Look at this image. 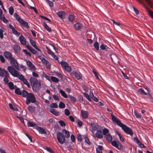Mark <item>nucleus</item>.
<instances>
[{
	"instance_id": "obj_1",
	"label": "nucleus",
	"mask_w": 153,
	"mask_h": 153,
	"mask_svg": "<svg viewBox=\"0 0 153 153\" xmlns=\"http://www.w3.org/2000/svg\"><path fill=\"white\" fill-rule=\"evenodd\" d=\"M111 119L113 122L114 123H116L117 125L121 127L125 133L129 134L131 136L133 135V132L131 128L123 124L119 120L112 115H111Z\"/></svg>"
},
{
	"instance_id": "obj_2",
	"label": "nucleus",
	"mask_w": 153,
	"mask_h": 153,
	"mask_svg": "<svg viewBox=\"0 0 153 153\" xmlns=\"http://www.w3.org/2000/svg\"><path fill=\"white\" fill-rule=\"evenodd\" d=\"M26 104L27 105H29L30 102L34 103L35 104L38 106L39 103L38 101H36L34 95L31 93H30L26 97Z\"/></svg>"
},
{
	"instance_id": "obj_3",
	"label": "nucleus",
	"mask_w": 153,
	"mask_h": 153,
	"mask_svg": "<svg viewBox=\"0 0 153 153\" xmlns=\"http://www.w3.org/2000/svg\"><path fill=\"white\" fill-rule=\"evenodd\" d=\"M30 81L33 89L37 90L41 88V84L36 78L31 76L30 79Z\"/></svg>"
},
{
	"instance_id": "obj_4",
	"label": "nucleus",
	"mask_w": 153,
	"mask_h": 153,
	"mask_svg": "<svg viewBox=\"0 0 153 153\" xmlns=\"http://www.w3.org/2000/svg\"><path fill=\"white\" fill-rule=\"evenodd\" d=\"M16 69L11 66H9L7 68L8 71L13 76L15 77H19V73Z\"/></svg>"
},
{
	"instance_id": "obj_5",
	"label": "nucleus",
	"mask_w": 153,
	"mask_h": 153,
	"mask_svg": "<svg viewBox=\"0 0 153 153\" xmlns=\"http://www.w3.org/2000/svg\"><path fill=\"white\" fill-rule=\"evenodd\" d=\"M56 138L58 142L61 144L65 143V137L61 132H59L57 133Z\"/></svg>"
},
{
	"instance_id": "obj_6",
	"label": "nucleus",
	"mask_w": 153,
	"mask_h": 153,
	"mask_svg": "<svg viewBox=\"0 0 153 153\" xmlns=\"http://www.w3.org/2000/svg\"><path fill=\"white\" fill-rule=\"evenodd\" d=\"M90 125L91 126L92 130L91 131L92 132L93 134L94 135V131H97L101 129V126L96 123H95L94 122H92L90 123Z\"/></svg>"
},
{
	"instance_id": "obj_7",
	"label": "nucleus",
	"mask_w": 153,
	"mask_h": 153,
	"mask_svg": "<svg viewBox=\"0 0 153 153\" xmlns=\"http://www.w3.org/2000/svg\"><path fill=\"white\" fill-rule=\"evenodd\" d=\"M10 64L12 65V67L18 70H19V64L14 57L10 60Z\"/></svg>"
},
{
	"instance_id": "obj_8",
	"label": "nucleus",
	"mask_w": 153,
	"mask_h": 153,
	"mask_svg": "<svg viewBox=\"0 0 153 153\" xmlns=\"http://www.w3.org/2000/svg\"><path fill=\"white\" fill-rule=\"evenodd\" d=\"M56 14L58 16L60 19H65L66 13L64 11H59L56 13Z\"/></svg>"
},
{
	"instance_id": "obj_9",
	"label": "nucleus",
	"mask_w": 153,
	"mask_h": 153,
	"mask_svg": "<svg viewBox=\"0 0 153 153\" xmlns=\"http://www.w3.org/2000/svg\"><path fill=\"white\" fill-rule=\"evenodd\" d=\"M4 55L5 57L10 61L14 58V57L13 56L11 53L9 51H6L4 52Z\"/></svg>"
},
{
	"instance_id": "obj_10",
	"label": "nucleus",
	"mask_w": 153,
	"mask_h": 153,
	"mask_svg": "<svg viewBox=\"0 0 153 153\" xmlns=\"http://www.w3.org/2000/svg\"><path fill=\"white\" fill-rule=\"evenodd\" d=\"M71 74L74 76L75 78L79 80L82 78V74L79 72H76V71H73L71 73Z\"/></svg>"
},
{
	"instance_id": "obj_11",
	"label": "nucleus",
	"mask_w": 153,
	"mask_h": 153,
	"mask_svg": "<svg viewBox=\"0 0 153 153\" xmlns=\"http://www.w3.org/2000/svg\"><path fill=\"white\" fill-rule=\"evenodd\" d=\"M27 65L29 67V69L32 71H34L36 69V68L35 66L30 61H27Z\"/></svg>"
},
{
	"instance_id": "obj_12",
	"label": "nucleus",
	"mask_w": 153,
	"mask_h": 153,
	"mask_svg": "<svg viewBox=\"0 0 153 153\" xmlns=\"http://www.w3.org/2000/svg\"><path fill=\"white\" fill-rule=\"evenodd\" d=\"M97 131L95 134V137L98 139L102 138L103 137V135L101 129Z\"/></svg>"
},
{
	"instance_id": "obj_13",
	"label": "nucleus",
	"mask_w": 153,
	"mask_h": 153,
	"mask_svg": "<svg viewBox=\"0 0 153 153\" xmlns=\"http://www.w3.org/2000/svg\"><path fill=\"white\" fill-rule=\"evenodd\" d=\"M81 114L82 118L84 119H87L88 117L89 114L87 111L83 110H82L81 111Z\"/></svg>"
},
{
	"instance_id": "obj_14",
	"label": "nucleus",
	"mask_w": 153,
	"mask_h": 153,
	"mask_svg": "<svg viewBox=\"0 0 153 153\" xmlns=\"http://www.w3.org/2000/svg\"><path fill=\"white\" fill-rule=\"evenodd\" d=\"M30 44L32 45L38 51L40 52L41 53V51L40 49L38 47L36 44V43L35 42L31 39H30Z\"/></svg>"
},
{
	"instance_id": "obj_15",
	"label": "nucleus",
	"mask_w": 153,
	"mask_h": 153,
	"mask_svg": "<svg viewBox=\"0 0 153 153\" xmlns=\"http://www.w3.org/2000/svg\"><path fill=\"white\" fill-rule=\"evenodd\" d=\"M74 28L76 30H79L83 27L82 24L77 22L74 25Z\"/></svg>"
},
{
	"instance_id": "obj_16",
	"label": "nucleus",
	"mask_w": 153,
	"mask_h": 153,
	"mask_svg": "<svg viewBox=\"0 0 153 153\" xmlns=\"http://www.w3.org/2000/svg\"><path fill=\"white\" fill-rule=\"evenodd\" d=\"M19 41L22 44L25 45L26 44V39L25 37L22 35H21L19 37Z\"/></svg>"
},
{
	"instance_id": "obj_17",
	"label": "nucleus",
	"mask_w": 153,
	"mask_h": 153,
	"mask_svg": "<svg viewBox=\"0 0 153 153\" xmlns=\"http://www.w3.org/2000/svg\"><path fill=\"white\" fill-rule=\"evenodd\" d=\"M25 47L28 50L30 51L33 54H35L36 53L37 51L36 50L33 49L32 47L30 46L29 45H26Z\"/></svg>"
},
{
	"instance_id": "obj_18",
	"label": "nucleus",
	"mask_w": 153,
	"mask_h": 153,
	"mask_svg": "<svg viewBox=\"0 0 153 153\" xmlns=\"http://www.w3.org/2000/svg\"><path fill=\"white\" fill-rule=\"evenodd\" d=\"M42 63L46 66H47V68L49 69L51 68V65L49 64V62L46 60L44 58H42Z\"/></svg>"
},
{
	"instance_id": "obj_19",
	"label": "nucleus",
	"mask_w": 153,
	"mask_h": 153,
	"mask_svg": "<svg viewBox=\"0 0 153 153\" xmlns=\"http://www.w3.org/2000/svg\"><path fill=\"white\" fill-rule=\"evenodd\" d=\"M9 74L8 72H6V74L5 76L4 77V79L3 81L4 82V83L6 84H8L9 80L8 79V78L9 77Z\"/></svg>"
},
{
	"instance_id": "obj_20",
	"label": "nucleus",
	"mask_w": 153,
	"mask_h": 153,
	"mask_svg": "<svg viewBox=\"0 0 153 153\" xmlns=\"http://www.w3.org/2000/svg\"><path fill=\"white\" fill-rule=\"evenodd\" d=\"M21 25L25 27L29 28V27L27 22L22 19L19 22Z\"/></svg>"
},
{
	"instance_id": "obj_21",
	"label": "nucleus",
	"mask_w": 153,
	"mask_h": 153,
	"mask_svg": "<svg viewBox=\"0 0 153 153\" xmlns=\"http://www.w3.org/2000/svg\"><path fill=\"white\" fill-rule=\"evenodd\" d=\"M0 19L6 24L9 22L5 18L4 15L2 14L0 16Z\"/></svg>"
},
{
	"instance_id": "obj_22",
	"label": "nucleus",
	"mask_w": 153,
	"mask_h": 153,
	"mask_svg": "<svg viewBox=\"0 0 153 153\" xmlns=\"http://www.w3.org/2000/svg\"><path fill=\"white\" fill-rule=\"evenodd\" d=\"M37 129L39 131V133L42 134H46L47 133L45 129L42 127L39 126L38 127Z\"/></svg>"
},
{
	"instance_id": "obj_23",
	"label": "nucleus",
	"mask_w": 153,
	"mask_h": 153,
	"mask_svg": "<svg viewBox=\"0 0 153 153\" xmlns=\"http://www.w3.org/2000/svg\"><path fill=\"white\" fill-rule=\"evenodd\" d=\"M75 16L74 15L70 14L68 16V20L70 22H72L74 21L75 18Z\"/></svg>"
},
{
	"instance_id": "obj_24",
	"label": "nucleus",
	"mask_w": 153,
	"mask_h": 153,
	"mask_svg": "<svg viewBox=\"0 0 153 153\" xmlns=\"http://www.w3.org/2000/svg\"><path fill=\"white\" fill-rule=\"evenodd\" d=\"M107 140L109 143L111 142L112 139L111 135L109 134H108L105 136Z\"/></svg>"
},
{
	"instance_id": "obj_25",
	"label": "nucleus",
	"mask_w": 153,
	"mask_h": 153,
	"mask_svg": "<svg viewBox=\"0 0 153 153\" xmlns=\"http://www.w3.org/2000/svg\"><path fill=\"white\" fill-rule=\"evenodd\" d=\"M50 112L56 116H58L60 115L59 112L57 111L55 109L53 108L51 109Z\"/></svg>"
},
{
	"instance_id": "obj_26",
	"label": "nucleus",
	"mask_w": 153,
	"mask_h": 153,
	"mask_svg": "<svg viewBox=\"0 0 153 153\" xmlns=\"http://www.w3.org/2000/svg\"><path fill=\"white\" fill-rule=\"evenodd\" d=\"M62 132L65 134L64 136L66 138H68L70 136V134L69 132L66 130L65 129H63L62 131Z\"/></svg>"
},
{
	"instance_id": "obj_27",
	"label": "nucleus",
	"mask_w": 153,
	"mask_h": 153,
	"mask_svg": "<svg viewBox=\"0 0 153 153\" xmlns=\"http://www.w3.org/2000/svg\"><path fill=\"white\" fill-rule=\"evenodd\" d=\"M29 93H28L27 91L23 90L22 91L21 95L23 97L26 98V97L27 96Z\"/></svg>"
},
{
	"instance_id": "obj_28",
	"label": "nucleus",
	"mask_w": 153,
	"mask_h": 153,
	"mask_svg": "<svg viewBox=\"0 0 153 153\" xmlns=\"http://www.w3.org/2000/svg\"><path fill=\"white\" fill-rule=\"evenodd\" d=\"M14 16L19 22L22 19L20 18L19 16L16 13H15L14 14Z\"/></svg>"
},
{
	"instance_id": "obj_29",
	"label": "nucleus",
	"mask_w": 153,
	"mask_h": 153,
	"mask_svg": "<svg viewBox=\"0 0 153 153\" xmlns=\"http://www.w3.org/2000/svg\"><path fill=\"white\" fill-rule=\"evenodd\" d=\"M6 72H8L7 71H6L5 70H3L0 67V76L4 77L5 76L6 74Z\"/></svg>"
},
{
	"instance_id": "obj_30",
	"label": "nucleus",
	"mask_w": 153,
	"mask_h": 153,
	"mask_svg": "<svg viewBox=\"0 0 153 153\" xmlns=\"http://www.w3.org/2000/svg\"><path fill=\"white\" fill-rule=\"evenodd\" d=\"M100 48L101 50L107 51L108 49V48L106 45H105L103 44H102L100 46Z\"/></svg>"
},
{
	"instance_id": "obj_31",
	"label": "nucleus",
	"mask_w": 153,
	"mask_h": 153,
	"mask_svg": "<svg viewBox=\"0 0 153 153\" xmlns=\"http://www.w3.org/2000/svg\"><path fill=\"white\" fill-rule=\"evenodd\" d=\"M8 85L10 89L13 90L14 89L15 87L17 88L16 85L14 86L13 83L12 82H10L8 83Z\"/></svg>"
},
{
	"instance_id": "obj_32",
	"label": "nucleus",
	"mask_w": 153,
	"mask_h": 153,
	"mask_svg": "<svg viewBox=\"0 0 153 153\" xmlns=\"http://www.w3.org/2000/svg\"><path fill=\"white\" fill-rule=\"evenodd\" d=\"M43 25L44 27L45 28L46 30L49 32H51V29L49 27L47 24L45 22L43 23Z\"/></svg>"
},
{
	"instance_id": "obj_33",
	"label": "nucleus",
	"mask_w": 153,
	"mask_h": 153,
	"mask_svg": "<svg viewBox=\"0 0 153 153\" xmlns=\"http://www.w3.org/2000/svg\"><path fill=\"white\" fill-rule=\"evenodd\" d=\"M138 93L140 94L143 95H147V94L146 93L143 89L142 88H140L138 90Z\"/></svg>"
},
{
	"instance_id": "obj_34",
	"label": "nucleus",
	"mask_w": 153,
	"mask_h": 153,
	"mask_svg": "<svg viewBox=\"0 0 153 153\" xmlns=\"http://www.w3.org/2000/svg\"><path fill=\"white\" fill-rule=\"evenodd\" d=\"M14 51L16 53L19 52L20 50V47L18 45H15L13 48Z\"/></svg>"
},
{
	"instance_id": "obj_35",
	"label": "nucleus",
	"mask_w": 153,
	"mask_h": 153,
	"mask_svg": "<svg viewBox=\"0 0 153 153\" xmlns=\"http://www.w3.org/2000/svg\"><path fill=\"white\" fill-rule=\"evenodd\" d=\"M9 105L11 109L15 111H18V109L17 108V107L15 106V105L13 106L11 103H10L9 104Z\"/></svg>"
},
{
	"instance_id": "obj_36",
	"label": "nucleus",
	"mask_w": 153,
	"mask_h": 153,
	"mask_svg": "<svg viewBox=\"0 0 153 153\" xmlns=\"http://www.w3.org/2000/svg\"><path fill=\"white\" fill-rule=\"evenodd\" d=\"M103 147L101 146H99L98 147L96 148V151L97 153H102V151L103 149Z\"/></svg>"
},
{
	"instance_id": "obj_37",
	"label": "nucleus",
	"mask_w": 153,
	"mask_h": 153,
	"mask_svg": "<svg viewBox=\"0 0 153 153\" xmlns=\"http://www.w3.org/2000/svg\"><path fill=\"white\" fill-rule=\"evenodd\" d=\"M60 64L61 65L62 68L64 69L67 65H68L67 63L65 62H64L63 61H61L60 62Z\"/></svg>"
},
{
	"instance_id": "obj_38",
	"label": "nucleus",
	"mask_w": 153,
	"mask_h": 153,
	"mask_svg": "<svg viewBox=\"0 0 153 153\" xmlns=\"http://www.w3.org/2000/svg\"><path fill=\"white\" fill-rule=\"evenodd\" d=\"M59 92L62 96L64 97V98H67L68 97V96L66 94L65 92L62 90L61 89L60 90Z\"/></svg>"
},
{
	"instance_id": "obj_39",
	"label": "nucleus",
	"mask_w": 153,
	"mask_h": 153,
	"mask_svg": "<svg viewBox=\"0 0 153 153\" xmlns=\"http://www.w3.org/2000/svg\"><path fill=\"white\" fill-rule=\"evenodd\" d=\"M68 97L70 98L71 102L73 103H75L76 102V98L74 97L71 95H68Z\"/></svg>"
},
{
	"instance_id": "obj_40",
	"label": "nucleus",
	"mask_w": 153,
	"mask_h": 153,
	"mask_svg": "<svg viewBox=\"0 0 153 153\" xmlns=\"http://www.w3.org/2000/svg\"><path fill=\"white\" fill-rule=\"evenodd\" d=\"M27 124L28 126L31 127H34L36 125V124L29 121H27Z\"/></svg>"
},
{
	"instance_id": "obj_41",
	"label": "nucleus",
	"mask_w": 153,
	"mask_h": 153,
	"mask_svg": "<svg viewBox=\"0 0 153 153\" xmlns=\"http://www.w3.org/2000/svg\"><path fill=\"white\" fill-rule=\"evenodd\" d=\"M14 9L13 7L11 6L9 8V12L11 15H12L14 13Z\"/></svg>"
},
{
	"instance_id": "obj_42",
	"label": "nucleus",
	"mask_w": 153,
	"mask_h": 153,
	"mask_svg": "<svg viewBox=\"0 0 153 153\" xmlns=\"http://www.w3.org/2000/svg\"><path fill=\"white\" fill-rule=\"evenodd\" d=\"M51 80L57 83L59 81L58 79L55 76H51Z\"/></svg>"
},
{
	"instance_id": "obj_43",
	"label": "nucleus",
	"mask_w": 153,
	"mask_h": 153,
	"mask_svg": "<svg viewBox=\"0 0 153 153\" xmlns=\"http://www.w3.org/2000/svg\"><path fill=\"white\" fill-rule=\"evenodd\" d=\"M28 110L31 112H33L35 110L34 107L32 106H29L27 108Z\"/></svg>"
},
{
	"instance_id": "obj_44",
	"label": "nucleus",
	"mask_w": 153,
	"mask_h": 153,
	"mask_svg": "<svg viewBox=\"0 0 153 153\" xmlns=\"http://www.w3.org/2000/svg\"><path fill=\"white\" fill-rule=\"evenodd\" d=\"M102 131L103 135H104L105 136L106 135H107V134H108V133L109 132V130L107 128H105L103 129L102 131Z\"/></svg>"
},
{
	"instance_id": "obj_45",
	"label": "nucleus",
	"mask_w": 153,
	"mask_h": 153,
	"mask_svg": "<svg viewBox=\"0 0 153 153\" xmlns=\"http://www.w3.org/2000/svg\"><path fill=\"white\" fill-rule=\"evenodd\" d=\"M59 107L60 108H64L65 107V105L63 102H60L59 105Z\"/></svg>"
},
{
	"instance_id": "obj_46",
	"label": "nucleus",
	"mask_w": 153,
	"mask_h": 153,
	"mask_svg": "<svg viewBox=\"0 0 153 153\" xmlns=\"http://www.w3.org/2000/svg\"><path fill=\"white\" fill-rule=\"evenodd\" d=\"M145 1L147 3L151 8H153V4L152 2L150 0H146Z\"/></svg>"
},
{
	"instance_id": "obj_47",
	"label": "nucleus",
	"mask_w": 153,
	"mask_h": 153,
	"mask_svg": "<svg viewBox=\"0 0 153 153\" xmlns=\"http://www.w3.org/2000/svg\"><path fill=\"white\" fill-rule=\"evenodd\" d=\"M148 10H146L148 11V13L149 16L153 19V12L148 7Z\"/></svg>"
},
{
	"instance_id": "obj_48",
	"label": "nucleus",
	"mask_w": 153,
	"mask_h": 153,
	"mask_svg": "<svg viewBox=\"0 0 153 153\" xmlns=\"http://www.w3.org/2000/svg\"><path fill=\"white\" fill-rule=\"evenodd\" d=\"M139 3L142 4L143 7L145 8L146 10H148V7H147L145 4L143 3L142 0H138Z\"/></svg>"
},
{
	"instance_id": "obj_49",
	"label": "nucleus",
	"mask_w": 153,
	"mask_h": 153,
	"mask_svg": "<svg viewBox=\"0 0 153 153\" xmlns=\"http://www.w3.org/2000/svg\"><path fill=\"white\" fill-rule=\"evenodd\" d=\"M94 46L97 50H99V44L98 42H95L94 45Z\"/></svg>"
},
{
	"instance_id": "obj_50",
	"label": "nucleus",
	"mask_w": 153,
	"mask_h": 153,
	"mask_svg": "<svg viewBox=\"0 0 153 153\" xmlns=\"http://www.w3.org/2000/svg\"><path fill=\"white\" fill-rule=\"evenodd\" d=\"M83 95L87 100L90 101H91V100L89 96L87 93L85 92L83 93Z\"/></svg>"
},
{
	"instance_id": "obj_51",
	"label": "nucleus",
	"mask_w": 153,
	"mask_h": 153,
	"mask_svg": "<svg viewBox=\"0 0 153 153\" xmlns=\"http://www.w3.org/2000/svg\"><path fill=\"white\" fill-rule=\"evenodd\" d=\"M15 93L17 94L21 95L22 91L20 90L19 88H17L15 90Z\"/></svg>"
},
{
	"instance_id": "obj_52",
	"label": "nucleus",
	"mask_w": 153,
	"mask_h": 153,
	"mask_svg": "<svg viewBox=\"0 0 153 153\" xmlns=\"http://www.w3.org/2000/svg\"><path fill=\"white\" fill-rule=\"evenodd\" d=\"M12 31L13 33L15 35L19 36L20 34V33L19 32H18L17 30H16L15 28L12 30Z\"/></svg>"
},
{
	"instance_id": "obj_53",
	"label": "nucleus",
	"mask_w": 153,
	"mask_h": 153,
	"mask_svg": "<svg viewBox=\"0 0 153 153\" xmlns=\"http://www.w3.org/2000/svg\"><path fill=\"white\" fill-rule=\"evenodd\" d=\"M22 82L24 84L26 85L28 88H30V84L28 83L26 79L23 80Z\"/></svg>"
},
{
	"instance_id": "obj_54",
	"label": "nucleus",
	"mask_w": 153,
	"mask_h": 153,
	"mask_svg": "<svg viewBox=\"0 0 153 153\" xmlns=\"http://www.w3.org/2000/svg\"><path fill=\"white\" fill-rule=\"evenodd\" d=\"M50 106L51 108H58V105L56 103H53L50 105Z\"/></svg>"
},
{
	"instance_id": "obj_55",
	"label": "nucleus",
	"mask_w": 153,
	"mask_h": 153,
	"mask_svg": "<svg viewBox=\"0 0 153 153\" xmlns=\"http://www.w3.org/2000/svg\"><path fill=\"white\" fill-rule=\"evenodd\" d=\"M46 48L48 50V53L51 55V56L54 54L51 51V50L47 46H46Z\"/></svg>"
},
{
	"instance_id": "obj_56",
	"label": "nucleus",
	"mask_w": 153,
	"mask_h": 153,
	"mask_svg": "<svg viewBox=\"0 0 153 153\" xmlns=\"http://www.w3.org/2000/svg\"><path fill=\"white\" fill-rule=\"evenodd\" d=\"M59 123L60 126H65V123L62 120H59Z\"/></svg>"
},
{
	"instance_id": "obj_57",
	"label": "nucleus",
	"mask_w": 153,
	"mask_h": 153,
	"mask_svg": "<svg viewBox=\"0 0 153 153\" xmlns=\"http://www.w3.org/2000/svg\"><path fill=\"white\" fill-rule=\"evenodd\" d=\"M64 69H65V70L68 72H70L71 70V67L68 65H67L66 67L65 68H64Z\"/></svg>"
},
{
	"instance_id": "obj_58",
	"label": "nucleus",
	"mask_w": 153,
	"mask_h": 153,
	"mask_svg": "<svg viewBox=\"0 0 153 153\" xmlns=\"http://www.w3.org/2000/svg\"><path fill=\"white\" fill-rule=\"evenodd\" d=\"M46 1L50 7H52L53 6V3L51 1L49 0H46Z\"/></svg>"
},
{
	"instance_id": "obj_59",
	"label": "nucleus",
	"mask_w": 153,
	"mask_h": 153,
	"mask_svg": "<svg viewBox=\"0 0 153 153\" xmlns=\"http://www.w3.org/2000/svg\"><path fill=\"white\" fill-rule=\"evenodd\" d=\"M46 149L49 152L51 153H54V152L51 149V148L48 147H46Z\"/></svg>"
},
{
	"instance_id": "obj_60",
	"label": "nucleus",
	"mask_w": 153,
	"mask_h": 153,
	"mask_svg": "<svg viewBox=\"0 0 153 153\" xmlns=\"http://www.w3.org/2000/svg\"><path fill=\"white\" fill-rule=\"evenodd\" d=\"M64 111L65 115L67 116H68L70 114L69 110L68 109H65Z\"/></svg>"
},
{
	"instance_id": "obj_61",
	"label": "nucleus",
	"mask_w": 153,
	"mask_h": 153,
	"mask_svg": "<svg viewBox=\"0 0 153 153\" xmlns=\"http://www.w3.org/2000/svg\"><path fill=\"white\" fill-rule=\"evenodd\" d=\"M77 139L80 142L82 141V136L81 135L79 134H78L77 135Z\"/></svg>"
},
{
	"instance_id": "obj_62",
	"label": "nucleus",
	"mask_w": 153,
	"mask_h": 153,
	"mask_svg": "<svg viewBox=\"0 0 153 153\" xmlns=\"http://www.w3.org/2000/svg\"><path fill=\"white\" fill-rule=\"evenodd\" d=\"M0 60L2 63H4L5 62V60L4 57L2 55H0Z\"/></svg>"
},
{
	"instance_id": "obj_63",
	"label": "nucleus",
	"mask_w": 153,
	"mask_h": 153,
	"mask_svg": "<svg viewBox=\"0 0 153 153\" xmlns=\"http://www.w3.org/2000/svg\"><path fill=\"white\" fill-rule=\"evenodd\" d=\"M23 51L25 54L28 55L29 56H31V54L29 52H28L26 50L23 49Z\"/></svg>"
},
{
	"instance_id": "obj_64",
	"label": "nucleus",
	"mask_w": 153,
	"mask_h": 153,
	"mask_svg": "<svg viewBox=\"0 0 153 153\" xmlns=\"http://www.w3.org/2000/svg\"><path fill=\"white\" fill-rule=\"evenodd\" d=\"M134 140L135 142L137 143V144H138L140 142L139 141V139L137 137H134Z\"/></svg>"
}]
</instances>
